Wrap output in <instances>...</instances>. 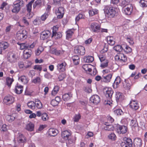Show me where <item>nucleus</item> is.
Returning <instances> with one entry per match:
<instances>
[{
  "instance_id": "10",
  "label": "nucleus",
  "mask_w": 147,
  "mask_h": 147,
  "mask_svg": "<svg viewBox=\"0 0 147 147\" xmlns=\"http://www.w3.org/2000/svg\"><path fill=\"white\" fill-rule=\"evenodd\" d=\"M90 28L92 31L95 32H99L100 31V26L99 24L94 22L90 25Z\"/></svg>"
},
{
  "instance_id": "44",
  "label": "nucleus",
  "mask_w": 147,
  "mask_h": 147,
  "mask_svg": "<svg viewBox=\"0 0 147 147\" xmlns=\"http://www.w3.org/2000/svg\"><path fill=\"white\" fill-rule=\"evenodd\" d=\"M89 13L90 16H93L98 13V10L96 9H92L89 11Z\"/></svg>"
},
{
  "instance_id": "53",
  "label": "nucleus",
  "mask_w": 147,
  "mask_h": 147,
  "mask_svg": "<svg viewBox=\"0 0 147 147\" xmlns=\"http://www.w3.org/2000/svg\"><path fill=\"white\" fill-rule=\"evenodd\" d=\"M140 5L142 7H145L147 6V1L144 0H141L139 2Z\"/></svg>"
},
{
  "instance_id": "56",
  "label": "nucleus",
  "mask_w": 147,
  "mask_h": 147,
  "mask_svg": "<svg viewBox=\"0 0 147 147\" xmlns=\"http://www.w3.org/2000/svg\"><path fill=\"white\" fill-rule=\"evenodd\" d=\"M81 116L80 114L76 115L73 117V119L75 122H78L80 119Z\"/></svg>"
},
{
  "instance_id": "17",
  "label": "nucleus",
  "mask_w": 147,
  "mask_h": 147,
  "mask_svg": "<svg viewBox=\"0 0 147 147\" xmlns=\"http://www.w3.org/2000/svg\"><path fill=\"white\" fill-rule=\"evenodd\" d=\"M64 13V8L63 7H59L56 11V14L58 18H61L63 16Z\"/></svg>"
},
{
  "instance_id": "27",
  "label": "nucleus",
  "mask_w": 147,
  "mask_h": 147,
  "mask_svg": "<svg viewBox=\"0 0 147 147\" xmlns=\"http://www.w3.org/2000/svg\"><path fill=\"white\" fill-rule=\"evenodd\" d=\"M16 115L15 113L12 114L10 115H7L6 117L7 120L10 122L13 121L15 119Z\"/></svg>"
},
{
  "instance_id": "16",
  "label": "nucleus",
  "mask_w": 147,
  "mask_h": 147,
  "mask_svg": "<svg viewBox=\"0 0 147 147\" xmlns=\"http://www.w3.org/2000/svg\"><path fill=\"white\" fill-rule=\"evenodd\" d=\"M34 1V0L31 1L26 5L27 11L28 12L27 15L28 16H29V18H31L32 16V15H31V13L32 11V6Z\"/></svg>"
},
{
  "instance_id": "35",
  "label": "nucleus",
  "mask_w": 147,
  "mask_h": 147,
  "mask_svg": "<svg viewBox=\"0 0 147 147\" xmlns=\"http://www.w3.org/2000/svg\"><path fill=\"white\" fill-rule=\"evenodd\" d=\"M72 97V94L71 93H68L64 94L63 96V99L64 101H67Z\"/></svg>"
},
{
  "instance_id": "40",
  "label": "nucleus",
  "mask_w": 147,
  "mask_h": 147,
  "mask_svg": "<svg viewBox=\"0 0 147 147\" xmlns=\"http://www.w3.org/2000/svg\"><path fill=\"white\" fill-rule=\"evenodd\" d=\"M19 80L24 84H27L28 81V78L24 76H21L19 78Z\"/></svg>"
},
{
  "instance_id": "22",
  "label": "nucleus",
  "mask_w": 147,
  "mask_h": 147,
  "mask_svg": "<svg viewBox=\"0 0 147 147\" xmlns=\"http://www.w3.org/2000/svg\"><path fill=\"white\" fill-rule=\"evenodd\" d=\"M113 93V91L111 88H107L105 93V96L107 98L110 99L112 97Z\"/></svg>"
},
{
  "instance_id": "39",
  "label": "nucleus",
  "mask_w": 147,
  "mask_h": 147,
  "mask_svg": "<svg viewBox=\"0 0 147 147\" xmlns=\"http://www.w3.org/2000/svg\"><path fill=\"white\" fill-rule=\"evenodd\" d=\"M9 46V44L7 42H2L0 43V48H3L5 50Z\"/></svg>"
},
{
  "instance_id": "5",
  "label": "nucleus",
  "mask_w": 147,
  "mask_h": 147,
  "mask_svg": "<svg viewBox=\"0 0 147 147\" xmlns=\"http://www.w3.org/2000/svg\"><path fill=\"white\" fill-rule=\"evenodd\" d=\"M127 127L124 125H117L116 126L115 130L119 134H124L127 131Z\"/></svg>"
},
{
  "instance_id": "37",
  "label": "nucleus",
  "mask_w": 147,
  "mask_h": 147,
  "mask_svg": "<svg viewBox=\"0 0 147 147\" xmlns=\"http://www.w3.org/2000/svg\"><path fill=\"white\" fill-rule=\"evenodd\" d=\"M18 140L21 143H24L26 141L25 138L23 134L21 133L18 134Z\"/></svg>"
},
{
  "instance_id": "30",
  "label": "nucleus",
  "mask_w": 147,
  "mask_h": 147,
  "mask_svg": "<svg viewBox=\"0 0 147 147\" xmlns=\"http://www.w3.org/2000/svg\"><path fill=\"white\" fill-rule=\"evenodd\" d=\"M34 125L32 123H30L27 124L26 127V129L29 131H32L34 128Z\"/></svg>"
},
{
  "instance_id": "25",
  "label": "nucleus",
  "mask_w": 147,
  "mask_h": 147,
  "mask_svg": "<svg viewBox=\"0 0 147 147\" xmlns=\"http://www.w3.org/2000/svg\"><path fill=\"white\" fill-rule=\"evenodd\" d=\"M142 140L139 138L135 139L134 140V144L136 147H140L142 145Z\"/></svg>"
},
{
  "instance_id": "41",
  "label": "nucleus",
  "mask_w": 147,
  "mask_h": 147,
  "mask_svg": "<svg viewBox=\"0 0 147 147\" xmlns=\"http://www.w3.org/2000/svg\"><path fill=\"white\" fill-rule=\"evenodd\" d=\"M66 38L67 39L69 40L71 38L74 34V32L71 29L68 30L66 32Z\"/></svg>"
},
{
  "instance_id": "64",
  "label": "nucleus",
  "mask_w": 147,
  "mask_h": 147,
  "mask_svg": "<svg viewBox=\"0 0 147 147\" xmlns=\"http://www.w3.org/2000/svg\"><path fill=\"white\" fill-rule=\"evenodd\" d=\"M65 77L66 75L64 74H62L59 75L58 77V79L59 80H62L64 78H65Z\"/></svg>"
},
{
  "instance_id": "59",
  "label": "nucleus",
  "mask_w": 147,
  "mask_h": 147,
  "mask_svg": "<svg viewBox=\"0 0 147 147\" xmlns=\"http://www.w3.org/2000/svg\"><path fill=\"white\" fill-rule=\"evenodd\" d=\"M114 121V119L110 116H108L107 117V122L108 123L110 124L112 123Z\"/></svg>"
},
{
  "instance_id": "51",
  "label": "nucleus",
  "mask_w": 147,
  "mask_h": 147,
  "mask_svg": "<svg viewBox=\"0 0 147 147\" xmlns=\"http://www.w3.org/2000/svg\"><path fill=\"white\" fill-rule=\"evenodd\" d=\"M6 80L7 84L9 86L11 85L13 81V78H11L9 77L7 78Z\"/></svg>"
},
{
  "instance_id": "19",
  "label": "nucleus",
  "mask_w": 147,
  "mask_h": 147,
  "mask_svg": "<svg viewBox=\"0 0 147 147\" xmlns=\"http://www.w3.org/2000/svg\"><path fill=\"white\" fill-rule=\"evenodd\" d=\"M130 125L133 130L136 131L138 129V124L136 119L131 120Z\"/></svg>"
},
{
  "instance_id": "50",
  "label": "nucleus",
  "mask_w": 147,
  "mask_h": 147,
  "mask_svg": "<svg viewBox=\"0 0 147 147\" xmlns=\"http://www.w3.org/2000/svg\"><path fill=\"white\" fill-rule=\"evenodd\" d=\"M108 138L112 140H116L117 137L115 134L112 133L109 134L108 136Z\"/></svg>"
},
{
  "instance_id": "23",
  "label": "nucleus",
  "mask_w": 147,
  "mask_h": 147,
  "mask_svg": "<svg viewBox=\"0 0 147 147\" xmlns=\"http://www.w3.org/2000/svg\"><path fill=\"white\" fill-rule=\"evenodd\" d=\"M66 65L65 62L59 64L57 66V69L59 71H63L65 69V66Z\"/></svg>"
},
{
  "instance_id": "14",
  "label": "nucleus",
  "mask_w": 147,
  "mask_h": 147,
  "mask_svg": "<svg viewBox=\"0 0 147 147\" xmlns=\"http://www.w3.org/2000/svg\"><path fill=\"white\" fill-rule=\"evenodd\" d=\"M90 100L94 104L97 105L100 102V100L99 96L97 95H94L90 97Z\"/></svg>"
},
{
  "instance_id": "49",
  "label": "nucleus",
  "mask_w": 147,
  "mask_h": 147,
  "mask_svg": "<svg viewBox=\"0 0 147 147\" xmlns=\"http://www.w3.org/2000/svg\"><path fill=\"white\" fill-rule=\"evenodd\" d=\"M125 142L129 147H132V142L130 138H127V140L123 142Z\"/></svg>"
},
{
  "instance_id": "9",
  "label": "nucleus",
  "mask_w": 147,
  "mask_h": 147,
  "mask_svg": "<svg viewBox=\"0 0 147 147\" xmlns=\"http://www.w3.org/2000/svg\"><path fill=\"white\" fill-rule=\"evenodd\" d=\"M115 59L116 61L121 62H125L127 61V58L126 55L122 53H118L115 56Z\"/></svg>"
},
{
  "instance_id": "1",
  "label": "nucleus",
  "mask_w": 147,
  "mask_h": 147,
  "mask_svg": "<svg viewBox=\"0 0 147 147\" xmlns=\"http://www.w3.org/2000/svg\"><path fill=\"white\" fill-rule=\"evenodd\" d=\"M104 11L111 18H113L117 15L119 11L117 6H113L111 5L106 6Z\"/></svg>"
},
{
  "instance_id": "54",
  "label": "nucleus",
  "mask_w": 147,
  "mask_h": 147,
  "mask_svg": "<svg viewBox=\"0 0 147 147\" xmlns=\"http://www.w3.org/2000/svg\"><path fill=\"white\" fill-rule=\"evenodd\" d=\"M33 24L36 25H39L41 23V20L40 18H36L33 22Z\"/></svg>"
},
{
  "instance_id": "3",
  "label": "nucleus",
  "mask_w": 147,
  "mask_h": 147,
  "mask_svg": "<svg viewBox=\"0 0 147 147\" xmlns=\"http://www.w3.org/2000/svg\"><path fill=\"white\" fill-rule=\"evenodd\" d=\"M99 58L101 62L100 67L102 68L107 67L108 66L109 61L106 59L105 56L102 54L98 55Z\"/></svg>"
},
{
  "instance_id": "52",
  "label": "nucleus",
  "mask_w": 147,
  "mask_h": 147,
  "mask_svg": "<svg viewBox=\"0 0 147 147\" xmlns=\"http://www.w3.org/2000/svg\"><path fill=\"white\" fill-rule=\"evenodd\" d=\"M104 124L105 125H108V131L113 130L114 129V127L112 125L106 122H104Z\"/></svg>"
},
{
  "instance_id": "26",
  "label": "nucleus",
  "mask_w": 147,
  "mask_h": 147,
  "mask_svg": "<svg viewBox=\"0 0 147 147\" xmlns=\"http://www.w3.org/2000/svg\"><path fill=\"white\" fill-rule=\"evenodd\" d=\"M43 0H37L33 4V8H38L42 5Z\"/></svg>"
},
{
  "instance_id": "29",
  "label": "nucleus",
  "mask_w": 147,
  "mask_h": 147,
  "mask_svg": "<svg viewBox=\"0 0 147 147\" xmlns=\"http://www.w3.org/2000/svg\"><path fill=\"white\" fill-rule=\"evenodd\" d=\"M76 140V137L75 136L72 137L71 138L68 140V141L67 143V146H73Z\"/></svg>"
},
{
  "instance_id": "24",
  "label": "nucleus",
  "mask_w": 147,
  "mask_h": 147,
  "mask_svg": "<svg viewBox=\"0 0 147 147\" xmlns=\"http://www.w3.org/2000/svg\"><path fill=\"white\" fill-rule=\"evenodd\" d=\"M23 87L21 85H19L18 84L16 86L15 88V92L17 94H21L23 91Z\"/></svg>"
},
{
  "instance_id": "28",
  "label": "nucleus",
  "mask_w": 147,
  "mask_h": 147,
  "mask_svg": "<svg viewBox=\"0 0 147 147\" xmlns=\"http://www.w3.org/2000/svg\"><path fill=\"white\" fill-rule=\"evenodd\" d=\"M92 67L90 64H84L83 65L82 68L87 72H89L92 71Z\"/></svg>"
},
{
  "instance_id": "11",
  "label": "nucleus",
  "mask_w": 147,
  "mask_h": 147,
  "mask_svg": "<svg viewBox=\"0 0 147 147\" xmlns=\"http://www.w3.org/2000/svg\"><path fill=\"white\" fill-rule=\"evenodd\" d=\"M133 7L132 4H129L123 10V13L127 15H130L133 10Z\"/></svg>"
},
{
  "instance_id": "61",
  "label": "nucleus",
  "mask_w": 147,
  "mask_h": 147,
  "mask_svg": "<svg viewBox=\"0 0 147 147\" xmlns=\"http://www.w3.org/2000/svg\"><path fill=\"white\" fill-rule=\"evenodd\" d=\"M40 77H37L35 78V79L33 80H32V82L35 84H36L40 82Z\"/></svg>"
},
{
  "instance_id": "60",
  "label": "nucleus",
  "mask_w": 147,
  "mask_h": 147,
  "mask_svg": "<svg viewBox=\"0 0 147 147\" xmlns=\"http://www.w3.org/2000/svg\"><path fill=\"white\" fill-rule=\"evenodd\" d=\"M49 14L48 13H45L41 16V18H40V20H41L42 21H45L48 17Z\"/></svg>"
},
{
  "instance_id": "32",
  "label": "nucleus",
  "mask_w": 147,
  "mask_h": 147,
  "mask_svg": "<svg viewBox=\"0 0 147 147\" xmlns=\"http://www.w3.org/2000/svg\"><path fill=\"white\" fill-rule=\"evenodd\" d=\"M121 78L119 76L117 77L114 81V84H113V86L114 88H117L118 86L121 83Z\"/></svg>"
},
{
  "instance_id": "42",
  "label": "nucleus",
  "mask_w": 147,
  "mask_h": 147,
  "mask_svg": "<svg viewBox=\"0 0 147 147\" xmlns=\"http://www.w3.org/2000/svg\"><path fill=\"white\" fill-rule=\"evenodd\" d=\"M35 109L37 108L38 109H41L42 107V105L41 102L39 100L36 101L35 102Z\"/></svg>"
},
{
  "instance_id": "45",
  "label": "nucleus",
  "mask_w": 147,
  "mask_h": 147,
  "mask_svg": "<svg viewBox=\"0 0 147 147\" xmlns=\"http://www.w3.org/2000/svg\"><path fill=\"white\" fill-rule=\"evenodd\" d=\"M114 49L116 51L120 52L123 50V48L121 45H118L113 47Z\"/></svg>"
},
{
  "instance_id": "43",
  "label": "nucleus",
  "mask_w": 147,
  "mask_h": 147,
  "mask_svg": "<svg viewBox=\"0 0 147 147\" xmlns=\"http://www.w3.org/2000/svg\"><path fill=\"white\" fill-rule=\"evenodd\" d=\"M28 51H26L25 53H24V57L26 59H28L30 57L32 53V51L30 50L29 49Z\"/></svg>"
},
{
  "instance_id": "46",
  "label": "nucleus",
  "mask_w": 147,
  "mask_h": 147,
  "mask_svg": "<svg viewBox=\"0 0 147 147\" xmlns=\"http://www.w3.org/2000/svg\"><path fill=\"white\" fill-rule=\"evenodd\" d=\"M27 106L28 107L32 109H35V102L33 101H31L28 102L27 104Z\"/></svg>"
},
{
  "instance_id": "48",
  "label": "nucleus",
  "mask_w": 147,
  "mask_h": 147,
  "mask_svg": "<svg viewBox=\"0 0 147 147\" xmlns=\"http://www.w3.org/2000/svg\"><path fill=\"white\" fill-rule=\"evenodd\" d=\"M59 90V88L57 86H55L52 92V95L53 96L55 95Z\"/></svg>"
},
{
  "instance_id": "18",
  "label": "nucleus",
  "mask_w": 147,
  "mask_h": 147,
  "mask_svg": "<svg viewBox=\"0 0 147 147\" xmlns=\"http://www.w3.org/2000/svg\"><path fill=\"white\" fill-rule=\"evenodd\" d=\"M112 76V74H109L106 75H104L102 77V82H109L111 81Z\"/></svg>"
},
{
  "instance_id": "21",
  "label": "nucleus",
  "mask_w": 147,
  "mask_h": 147,
  "mask_svg": "<svg viewBox=\"0 0 147 147\" xmlns=\"http://www.w3.org/2000/svg\"><path fill=\"white\" fill-rule=\"evenodd\" d=\"M71 134V131L70 130H65L62 132L61 135L64 139L67 140Z\"/></svg>"
},
{
  "instance_id": "4",
  "label": "nucleus",
  "mask_w": 147,
  "mask_h": 147,
  "mask_svg": "<svg viewBox=\"0 0 147 147\" xmlns=\"http://www.w3.org/2000/svg\"><path fill=\"white\" fill-rule=\"evenodd\" d=\"M74 52L78 55H84L85 52V49L82 46H77L75 47Z\"/></svg>"
},
{
  "instance_id": "7",
  "label": "nucleus",
  "mask_w": 147,
  "mask_h": 147,
  "mask_svg": "<svg viewBox=\"0 0 147 147\" xmlns=\"http://www.w3.org/2000/svg\"><path fill=\"white\" fill-rule=\"evenodd\" d=\"M27 37V32L25 30H23L22 32H18L16 36L17 39L21 41L24 40Z\"/></svg>"
},
{
  "instance_id": "55",
  "label": "nucleus",
  "mask_w": 147,
  "mask_h": 147,
  "mask_svg": "<svg viewBox=\"0 0 147 147\" xmlns=\"http://www.w3.org/2000/svg\"><path fill=\"white\" fill-rule=\"evenodd\" d=\"M125 47V49L123 50L125 52L127 53H131L132 51L131 49L128 46H126Z\"/></svg>"
},
{
  "instance_id": "20",
  "label": "nucleus",
  "mask_w": 147,
  "mask_h": 147,
  "mask_svg": "<svg viewBox=\"0 0 147 147\" xmlns=\"http://www.w3.org/2000/svg\"><path fill=\"white\" fill-rule=\"evenodd\" d=\"M131 107L135 110H137L139 107V104L136 100H131L129 104Z\"/></svg>"
},
{
  "instance_id": "12",
  "label": "nucleus",
  "mask_w": 147,
  "mask_h": 147,
  "mask_svg": "<svg viewBox=\"0 0 147 147\" xmlns=\"http://www.w3.org/2000/svg\"><path fill=\"white\" fill-rule=\"evenodd\" d=\"M123 86L125 90H129L131 86V82L129 79H125L123 82Z\"/></svg>"
},
{
  "instance_id": "63",
  "label": "nucleus",
  "mask_w": 147,
  "mask_h": 147,
  "mask_svg": "<svg viewBox=\"0 0 147 147\" xmlns=\"http://www.w3.org/2000/svg\"><path fill=\"white\" fill-rule=\"evenodd\" d=\"M83 18V15L82 14H80L78 15L75 18L76 22H78L80 19H82Z\"/></svg>"
},
{
  "instance_id": "36",
  "label": "nucleus",
  "mask_w": 147,
  "mask_h": 147,
  "mask_svg": "<svg viewBox=\"0 0 147 147\" xmlns=\"http://www.w3.org/2000/svg\"><path fill=\"white\" fill-rule=\"evenodd\" d=\"M58 133V131L54 128H50L49 129V134L51 136H55Z\"/></svg>"
},
{
  "instance_id": "8",
  "label": "nucleus",
  "mask_w": 147,
  "mask_h": 147,
  "mask_svg": "<svg viewBox=\"0 0 147 147\" xmlns=\"http://www.w3.org/2000/svg\"><path fill=\"white\" fill-rule=\"evenodd\" d=\"M7 59L9 62L11 63H15L17 60L16 55L11 52H9L8 53Z\"/></svg>"
},
{
  "instance_id": "57",
  "label": "nucleus",
  "mask_w": 147,
  "mask_h": 147,
  "mask_svg": "<svg viewBox=\"0 0 147 147\" xmlns=\"http://www.w3.org/2000/svg\"><path fill=\"white\" fill-rule=\"evenodd\" d=\"M43 48L41 47H39L37 49V50L36 52V55H39L41 52L43 51Z\"/></svg>"
},
{
  "instance_id": "13",
  "label": "nucleus",
  "mask_w": 147,
  "mask_h": 147,
  "mask_svg": "<svg viewBox=\"0 0 147 147\" xmlns=\"http://www.w3.org/2000/svg\"><path fill=\"white\" fill-rule=\"evenodd\" d=\"M51 35V32L49 30H44L41 33L40 38L42 40H45L50 37Z\"/></svg>"
},
{
  "instance_id": "34",
  "label": "nucleus",
  "mask_w": 147,
  "mask_h": 147,
  "mask_svg": "<svg viewBox=\"0 0 147 147\" xmlns=\"http://www.w3.org/2000/svg\"><path fill=\"white\" fill-rule=\"evenodd\" d=\"M17 44L20 46V49L22 50L23 49H25L26 50L27 49H29V45L25 43H20L19 42H18Z\"/></svg>"
},
{
  "instance_id": "2",
  "label": "nucleus",
  "mask_w": 147,
  "mask_h": 147,
  "mask_svg": "<svg viewBox=\"0 0 147 147\" xmlns=\"http://www.w3.org/2000/svg\"><path fill=\"white\" fill-rule=\"evenodd\" d=\"M24 2L22 0H16L13 3V8L11 10L12 13L17 14L20 11L22 7L23 6Z\"/></svg>"
},
{
  "instance_id": "6",
  "label": "nucleus",
  "mask_w": 147,
  "mask_h": 147,
  "mask_svg": "<svg viewBox=\"0 0 147 147\" xmlns=\"http://www.w3.org/2000/svg\"><path fill=\"white\" fill-rule=\"evenodd\" d=\"M58 30V28L56 26H54L53 28L52 34L51 37H54L55 39H57L62 37V34L60 32H57Z\"/></svg>"
},
{
  "instance_id": "38",
  "label": "nucleus",
  "mask_w": 147,
  "mask_h": 147,
  "mask_svg": "<svg viewBox=\"0 0 147 147\" xmlns=\"http://www.w3.org/2000/svg\"><path fill=\"white\" fill-rule=\"evenodd\" d=\"M107 41L108 43L111 46L113 45L115 42L113 40V38L112 36H109L107 37Z\"/></svg>"
},
{
  "instance_id": "47",
  "label": "nucleus",
  "mask_w": 147,
  "mask_h": 147,
  "mask_svg": "<svg viewBox=\"0 0 147 147\" xmlns=\"http://www.w3.org/2000/svg\"><path fill=\"white\" fill-rule=\"evenodd\" d=\"M114 113L117 115L120 116L123 114V113L121 109H117L114 111Z\"/></svg>"
},
{
  "instance_id": "31",
  "label": "nucleus",
  "mask_w": 147,
  "mask_h": 147,
  "mask_svg": "<svg viewBox=\"0 0 147 147\" xmlns=\"http://www.w3.org/2000/svg\"><path fill=\"white\" fill-rule=\"evenodd\" d=\"M115 97L117 102L121 101L123 99V94L119 92H117L116 93Z\"/></svg>"
},
{
  "instance_id": "58",
  "label": "nucleus",
  "mask_w": 147,
  "mask_h": 147,
  "mask_svg": "<svg viewBox=\"0 0 147 147\" xmlns=\"http://www.w3.org/2000/svg\"><path fill=\"white\" fill-rule=\"evenodd\" d=\"M42 67L41 65H36L34 66V69L40 71L42 70Z\"/></svg>"
},
{
  "instance_id": "62",
  "label": "nucleus",
  "mask_w": 147,
  "mask_h": 147,
  "mask_svg": "<svg viewBox=\"0 0 147 147\" xmlns=\"http://www.w3.org/2000/svg\"><path fill=\"white\" fill-rule=\"evenodd\" d=\"M42 118L43 121L47 120L48 119L47 114L45 113H43L42 115Z\"/></svg>"
},
{
  "instance_id": "15",
  "label": "nucleus",
  "mask_w": 147,
  "mask_h": 147,
  "mask_svg": "<svg viewBox=\"0 0 147 147\" xmlns=\"http://www.w3.org/2000/svg\"><path fill=\"white\" fill-rule=\"evenodd\" d=\"M14 100L13 97L11 96H6L3 99L4 103L7 105L13 103L14 102Z\"/></svg>"
},
{
  "instance_id": "33",
  "label": "nucleus",
  "mask_w": 147,
  "mask_h": 147,
  "mask_svg": "<svg viewBox=\"0 0 147 147\" xmlns=\"http://www.w3.org/2000/svg\"><path fill=\"white\" fill-rule=\"evenodd\" d=\"M84 60L86 63H91L94 60V57L90 56H85L84 57Z\"/></svg>"
}]
</instances>
